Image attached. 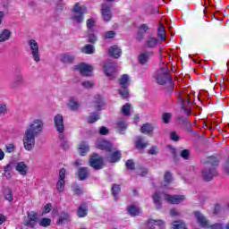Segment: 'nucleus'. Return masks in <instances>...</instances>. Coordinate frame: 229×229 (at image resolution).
I'll return each mask as SVG.
<instances>
[{
	"label": "nucleus",
	"instance_id": "a18cd8bd",
	"mask_svg": "<svg viewBox=\"0 0 229 229\" xmlns=\"http://www.w3.org/2000/svg\"><path fill=\"white\" fill-rule=\"evenodd\" d=\"M131 112V105L130 104H125L124 106H123L122 107V114H123V115H130Z\"/></svg>",
	"mask_w": 229,
	"mask_h": 229
},
{
	"label": "nucleus",
	"instance_id": "f8f14e48",
	"mask_svg": "<svg viewBox=\"0 0 229 229\" xmlns=\"http://www.w3.org/2000/svg\"><path fill=\"white\" fill-rule=\"evenodd\" d=\"M164 199L165 201H167V203H171L172 205H178L180 203H182V201H185V197L183 195L165 194Z\"/></svg>",
	"mask_w": 229,
	"mask_h": 229
},
{
	"label": "nucleus",
	"instance_id": "de8ad7c7",
	"mask_svg": "<svg viewBox=\"0 0 229 229\" xmlns=\"http://www.w3.org/2000/svg\"><path fill=\"white\" fill-rule=\"evenodd\" d=\"M4 199H6V201H9V203H12V201H13V193L11 191V190L4 191Z\"/></svg>",
	"mask_w": 229,
	"mask_h": 229
},
{
	"label": "nucleus",
	"instance_id": "0e129e2a",
	"mask_svg": "<svg viewBox=\"0 0 229 229\" xmlns=\"http://www.w3.org/2000/svg\"><path fill=\"white\" fill-rule=\"evenodd\" d=\"M149 155H157V153H158V147H152L149 150H148Z\"/></svg>",
	"mask_w": 229,
	"mask_h": 229
},
{
	"label": "nucleus",
	"instance_id": "4468645a",
	"mask_svg": "<svg viewBox=\"0 0 229 229\" xmlns=\"http://www.w3.org/2000/svg\"><path fill=\"white\" fill-rule=\"evenodd\" d=\"M65 173L66 171L64 168H61L59 171V179L56 183V190L58 192H64L65 189Z\"/></svg>",
	"mask_w": 229,
	"mask_h": 229
},
{
	"label": "nucleus",
	"instance_id": "412c9836",
	"mask_svg": "<svg viewBox=\"0 0 229 229\" xmlns=\"http://www.w3.org/2000/svg\"><path fill=\"white\" fill-rule=\"evenodd\" d=\"M37 214L35 212H30L28 214L27 220H25V226H30V228H35L37 226Z\"/></svg>",
	"mask_w": 229,
	"mask_h": 229
},
{
	"label": "nucleus",
	"instance_id": "4d7b16f0",
	"mask_svg": "<svg viewBox=\"0 0 229 229\" xmlns=\"http://www.w3.org/2000/svg\"><path fill=\"white\" fill-rule=\"evenodd\" d=\"M115 37V31L109 30L104 34V38H114Z\"/></svg>",
	"mask_w": 229,
	"mask_h": 229
},
{
	"label": "nucleus",
	"instance_id": "09e8293b",
	"mask_svg": "<svg viewBox=\"0 0 229 229\" xmlns=\"http://www.w3.org/2000/svg\"><path fill=\"white\" fill-rule=\"evenodd\" d=\"M38 223L39 226L46 228L51 225V220L49 218H41Z\"/></svg>",
	"mask_w": 229,
	"mask_h": 229
},
{
	"label": "nucleus",
	"instance_id": "7ed1b4c3",
	"mask_svg": "<svg viewBox=\"0 0 229 229\" xmlns=\"http://www.w3.org/2000/svg\"><path fill=\"white\" fill-rule=\"evenodd\" d=\"M195 219L201 228L223 229V224L210 225V222L199 211L194 212Z\"/></svg>",
	"mask_w": 229,
	"mask_h": 229
},
{
	"label": "nucleus",
	"instance_id": "a211bd4d",
	"mask_svg": "<svg viewBox=\"0 0 229 229\" xmlns=\"http://www.w3.org/2000/svg\"><path fill=\"white\" fill-rule=\"evenodd\" d=\"M14 168L21 176H26V174H28V171H30V166L22 161L16 163Z\"/></svg>",
	"mask_w": 229,
	"mask_h": 229
},
{
	"label": "nucleus",
	"instance_id": "2eb2a0df",
	"mask_svg": "<svg viewBox=\"0 0 229 229\" xmlns=\"http://www.w3.org/2000/svg\"><path fill=\"white\" fill-rule=\"evenodd\" d=\"M104 72L108 76L109 80L115 78V64L113 63H106L104 64Z\"/></svg>",
	"mask_w": 229,
	"mask_h": 229
},
{
	"label": "nucleus",
	"instance_id": "bb28decb",
	"mask_svg": "<svg viewBox=\"0 0 229 229\" xmlns=\"http://www.w3.org/2000/svg\"><path fill=\"white\" fill-rule=\"evenodd\" d=\"M108 53L113 58H121V55L123 54L121 48L115 45L109 48Z\"/></svg>",
	"mask_w": 229,
	"mask_h": 229
},
{
	"label": "nucleus",
	"instance_id": "0eeeda50",
	"mask_svg": "<svg viewBox=\"0 0 229 229\" xmlns=\"http://www.w3.org/2000/svg\"><path fill=\"white\" fill-rule=\"evenodd\" d=\"M27 44L30 58H32L36 64H38V62H40V48L38 47V43L35 39H30Z\"/></svg>",
	"mask_w": 229,
	"mask_h": 229
},
{
	"label": "nucleus",
	"instance_id": "5fc2aeb1",
	"mask_svg": "<svg viewBox=\"0 0 229 229\" xmlns=\"http://www.w3.org/2000/svg\"><path fill=\"white\" fill-rule=\"evenodd\" d=\"M170 139H171V140H174V142H178V140H180V136H178V132L172 131L170 132Z\"/></svg>",
	"mask_w": 229,
	"mask_h": 229
},
{
	"label": "nucleus",
	"instance_id": "423d86ee",
	"mask_svg": "<svg viewBox=\"0 0 229 229\" xmlns=\"http://www.w3.org/2000/svg\"><path fill=\"white\" fill-rule=\"evenodd\" d=\"M44 130V121L40 118H36L30 122L28 127L25 129V131L32 133V135H40Z\"/></svg>",
	"mask_w": 229,
	"mask_h": 229
},
{
	"label": "nucleus",
	"instance_id": "2f4dec72",
	"mask_svg": "<svg viewBox=\"0 0 229 229\" xmlns=\"http://www.w3.org/2000/svg\"><path fill=\"white\" fill-rule=\"evenodd\" d=\"M88 212L89 208L87 207V205L81 204L77 210V216L78 217H86Z\"/></svg>",
	"mask_w": 229,
	"mask_h": 229
},
{
	"label": "nucleus",
	"instance_id": "4be33fe9",
	"mask_svg": "<svg viewBox=\"0 0 229 229\" xmlns=\"http://www.w3.org/2000/svg\"><path fill=\"white\" fill-rule=\"evenodd\" d=\"M123 157L121 150H115L114 152L106 156V160H108L111 164H115V162H119Z\"/></svg>",
	"mask_w": 229,
	"mask_h": 229
},
{
	"label": "nucleus",
	"instance_id": "ddd939ff",
	"mask_svg": "<svg viewBox=\"0 0 229 229\" xmlns=\"http://www.w3.org/2000/svg\"><path fill=\"white\" fill-rule=\"evenodd\" d=\"M59 62L64 64L66 65H71V64H74V60H76V55L72 53H64L59 55L58 56Z\"/></svg>",
	"mask_w": 229,
	"mask_h": 229
},
{
	"label": "nucleus",
	"instance_id": "774afa93",
	"mask_svg": "<svg viewBox=\"0 0 229 229\" xmlns=\"http://www.w3.org/2000/svg\"><path fill=\"white\" fill-rule=\"evenodd\" d=\"M148 174V170L147 169H142L139 172L140 176H146Z\"/></svg>",
	"mask_w": 229,
	"mask_h": 229
},
{
	"label": "nucleus",
	"instance_id": "473e14b6",
	"mask_svg": "<svg viewBox=\"0 0 229 229\" xmlns=\"http://www.w3.org/2000/svg\"><path fill=\"white\" fill-rule=\"evenodd\" d=\"M148 228L153 229V226H159V228H164L165 224L162 220L150 219L148 224Z\"/></svg>",
	"mask_w": 229,
	"mask_h": 229
},
{
	"label": "nucleus",
	"instance_id": "338daca9",
	"mask_svg": "<svg viewBox=\"0 0 229 229\" xmlns=\"http://www.w3.org/2000/svg\"><path fill=\"white\" fill-rule=\"evenodd\" d=\"M4 223H6V216H4L3 214H0V225H3Z\"/></svg>",
	"mask_w": 229,
	"mask_h": 229
},
{
	"label": "nucleus",
	"instance_id": "ea45409f",
	"mask_svg": "<svg viewBox=\"0 0 229 229\" xmlns=\"http://www.w3.org/2000/svg\"><path fill=\"white\" fill-rule=\"evenodd\" d=\"M79 153L81 157H85L89 153V145L87 143H81L79 147Z\"/></svg>",
	"mask_w": 229,
	"mask_h": 229
},
{
	"label": "nucleus",
	"instance_id": "5701e85b",
	"mask_svg": "<svg viewBox=\"0 0 229 229\" xmlns=\"http://www.w3.org/2000/svg\"><path fill=\"white\" fill-rule=\"evenodd\" d=\"M158 46V38L148 36L145 40V47H148V49H155Z\"/></svg>",
	"mask_w": 229,
	"mask_h": 229
},
{
	"label": "nucleus",
	"instance_id": "680f3d73",
	"mask_svg": "<svg viewBox=\"0 0 229 229\" xmlns=\"http://www.w3.org/2000/svg\"><path fill=\"white\" fill-rule=\"evenodd\" d=\"M51 208H53V206L50 203L45 205L43 208V214H49V212H51Z\"/></svg>",
	"mask_w": 229,
	"mask_h": 229
},
{
	"label": "nucleus",
	"instance_id": "c85d7f7f",
	"mask_svg": "<svg viewBox=\"0 0 229 229\" xmlns=\"http://www.w3.org/2000/svg\"><path fill=\"white\" fill-rule=\"evenodd\" d=\"M67 106L68 108H70V110H72V112H78V108H80V104L78 103V100H76V98H71L68 100Z\"/></svg>",
	"mask_w": 229,
	"mask_h": 229
},
{
	"label": "nucleus",
	"instance_id": "72a5a7b5",
	"mask_svg": "<svg viewBox=\"0 0 229 229\" xmlns=\"http://www.w3.org/2000/svg\"><path fill=\"white\" fill-rule=\"evenodd\" d=\"M10 37H12V31H10V30H4L0 31V42H6V40H10Z\"/></svg>",
	"mask_w": 229,
	"mask_h": 229
},
{
	"label": "nucleus",
	"instance_id": "052dcab7",
	"mask_svg": "<svg viewBox=\"0 0 229 229\" xmlns=\"http://www.w3.org/2000/svg\"><path fill=\"white\" fill-rule=\"evenodd\" d=\"M190 155H191V152L188 149H184L181 152V157L184 158V160H188Z\"/></svg>",
	"mask_w": 229,
	"mask_h": 229
},
{
	"label": "nucleus",
	"instance_id": "20e7f679",
	"mask_svg": "<svg viewBox=\"0 0 229 229\" xmlns=\"http://www.w3.org/2000/svg\"><path fill=\"white\" fill-rule=\"evenodd\" d=\"M158 85H169L173 89V77L169 74V70L161 68L156 76Z\"/></svg>",
	"mask_w": 229,
	"mask_h": 229
},
{
	"label": "nucleus",
	"instance_id": "58836bf2",
	"mask_svg": "<svg viewBox=\"0 0 229 229\" xmlns=\"http://www.w3.org/2000/svg\"><path fill=\"white\" fill-rule=\"evenodd\" d=\"M141 133H145V135H148L153 131V126L149 123H145L140 128Z\"/></svg>",
	"mask_w": 229,
	"mask_h": 229
},
{
	"label": "nucleus",
	"instance_id": "e2e57ef3",
	"mask_svg": "<svg viewBox=\"0 0 229 229\" xmlns=\"http://www.w3.org/2000/svg\"><path fill=\"white\" fill-rule=\"evenodd\" d=\"M100 135H108V129L105 126L100 127L99 129Z\"/></svg>",
	"mask_w": 229,
	"mask_h": 229
},
{
	"label": "nucleus",
	"instance_id": "e433bc0d",
	"mask_svg": "<svg viewBox=\"0 0 229 229\" xmlns=\"http://www.w3.org/2000/svg\"><path fill=\"white\" fill-rule=\"evenodd\" d=\"M128 212L130 216H139L140 214V208L135 205H131L128 208Z\"/></svg>",
	"mask_w": 229,
	"mask_h": 229
},
{
	"label": "nucleus",
	"instance_id": "bf43d9fd",
	"mask_svg": "<svg viewBox=\"0 0 229 229\" xmlns=\"http://www.w3.org/2000/svg\"><path fill=\"white\" fill-rule=\"evenodd\" d=\"M125 165L127 169H131V170L135 169V164L131 159L127 160L125 163Z\"/></svg>",
	"mask_w": 229,
	"mask_h": 229
},
{
	"label": "nucleus",
	"instance_id": "603ef678",
	"mask_svg": "<svg viewBox=\"0 0 229 229\" xmlns=\"http://www.w3.org/2000/svg\"><path fill=\"white\" fill-rule=\"evenodd\" d=\"M82 87H84V89H92V87H94L95 83L92 81H85L81 83Z\"/></svg>",
	"mask_w": 229,
	"mask_h": 229
},
{
	"label": "nucleus",
	"instance_id": "39448f33",
	"mask_svg": "<svg viewBox=\"0 0 229 229\" xmlns=\"http://www.w3.org/2000/svg\"><path fill=\"white\" fill-rule=\"evenodd\" d=\"M120 89L118 90L122 99H128L130 98V91L128 87H130V76L128 74H123L119 80Z\"/></svg>",
	"mask_w": 229,
	"mask_h": 229
},
{
	"label": "nucleus",
	"instance_id": "c03bdc74",
	"mask_svg": "<svg viewBox=\"0 0 229 229\" xmlns=\"http://www.w3.org/2000/svg\"><path fill=\"white\" fill-rule=\"evenodd\" d=\"M157 37H159L161 40H165V29L162 25L157 29Z\"/></svg>",
	"mask_w": 229,
	"mask_h": 229
},
{
	"label": "nucleus",
	"instance_id": "79ce46f5",
	"mask_svg": "<svg viewBox=\"0 0 229 229\" xmlns=\"http://www.w3.org/2000/svg\"><path fill=\"white\" fill-rule=\"evenodd\" d=\"M64 221H69V214H67L66 212H62L59 215V218L57 220V224L58 225H64Z\"/></svg>",
	"mask_w": 229,
	"mask_h": 229
},
{
	"label": "nucleus",
	"instance_id": "4c0bfd02",
	"mask_svg": "<svg viewBox=\"0 0 229 229\" xmlns=\"http://www.w3.org/2000/svg\"><path fill=\"white\" fill-rule=\"evenodd\" d=\"M88 42H89L90 44H96V42H98V35H96V33H94V30H88Z\"/></svg>",
	"mask_w": 229,
	"mask_h": 229
},
{
	"label": "nucleus",
	"instance_id": "a19ab883",
	"mask_svg": "<svg viewBox=\"0 0 229 229\" xmlns=\"http://www.w3.org/2000/svg\"><path fill=\"white\" fill-rule=\"evenodd\" d=\"M86 26L88 29V31H94V27L96 26V19L89 18L86 21Z\"/></svg>",
	"mask_w": 229,
	"mask_h": 229
},
{
	"label": "nucleus",
	"instance_id": "f704fd0d",
	"mask_svg": "<svg viewBox=\"0 0 229 229\" xmlns=\"http://www.w3.org/2000/svg\"><path fill=\"white\" fill-rule=\"evenodd\" d=\"M59 144L61 148H63V149H69L71 148V145L69 144V140H66L64 134H60L59 136Z\"/></svg>",
	"mask_w": 229,
	"mask_h": 229
},
{
	"label": "nucleus",
	"instance_id": "393cba45",
	"mask_svg": "<svg viewBox=\"0 0 229 229\" xmlns=\"http://www.w3.org/2000/svg\"><path fill=\"white\" fill-rule=\"evenodd\" d=\"M24 83V77L22 74H16L13 82L11 83V89H19Z\"/></svg>",
	"mask_w": 229,
	"mask_h": 229
},
{
	"label": "nucleus",
	"instance_id": "c756f323",
	"mask_svg": "<svg viewBox=\"0 0 229 229\" xmlns=\"http://www.w3.org/2000/svg\"><path fill=\"white\" fill-rule=\"evenodd\" d=\"M135 146L137 149H145V148H148V142L144 141L142 137L138 136L136 138Z\"/></svg>",
	"mask_w": 229,
	"mask_h": 229
},
{
	"label": "nucleus",
	"instance_id": "c9c22d12",
	"mask_svg": "<svg viewBox=\"0 0 229 229\" xmlns=\"http://www.w3.org/2000/svg\"><path fill=\"white\" fill-rule=\"evenodd\" d=\"M81 53H83L84 55H94V53L96 52V48H94V46L88 44L86 46H84L81 49Z\"/></svg>",
	"mask_w": 229,
	"mask_h": 229
},
{
	"label": "nucleus",
	"instance_id": "49530a36",
	"mask_svg": "<svg viewBox=\"0 0 229 229\" xmlns=\"http://www.w3.org/2000/svg\"><path fill=\"white\" fill-rule=\"evenodd\" d=\"M164 180H165V185H169V183H171L173 182V174H171V172H165V175H164Z\"/></svg>",
	"mask_w": 229,
	"mask_h": 229
},
{
	"label": "nucleus",
	"instance_id": "6e6d98bb",
	"mask_svg": "<svg viewBox=\"0 0 229 229\" xmlns=\"http://www.w3.org/2000/svg\"><path fill=\"white\" fill-rule=\"evenodd\" d=\"M112 192H113L114 196H117V194H119V192H121V187L117 184L113 185Z\"/></svg>",
	"mask_w": 229,
	"mask_h": 229
},
{
	"label": "nucleus",
	"instance_id": "dca6fc26",
	"mask_svg": "<svg viewBox=\"0 0 229 229\" xmlns=\"http://www.w3.org/2000/svg\"><path fill=\"white\" fill-rule=\"evenodd\" d=\"M101 15L105 22H110V21H112V11L110 10V6H108V4H102Z\"/></svg>",
	"mask_w": 229,
	"mask_h": 229
},
{
	"label": "nucleus",
	"instance_id": "f257e3e1",
	"mask_svg": "<svg viewBox=\"0 0 229 229\" xmlns=\"http://www.w3.org/2000/svg\"><path fill=\"white\" fill-rule=\"evenodd\" d=\"M217 165H219V161L214 157L208 158L207 164V169L202 172L203 178L206 182H210L214 176H217Z\"/></svg>",
	"mask_w": 229,
	"mask_h": 229
},
{
	"label": "nucleus",
	"instance_id": "aec40b11",
	"mask_svg": "<svg viewBox=\"0 0 229 229\" xmlns=\"http://www.w3.org/2000/svg\"><path fill=\"white\" fill-rule=\"evenodd\" d=\"M177 101L182 106V110H184L186 115H191V109L186 106V105H189L190 101L188 98H183V96L178 95L177 96Z\"/></svg>",
	"mask_w": 229,
	"mask_h": 229
},
{
	"label": "nucleus",
	"instance_id": "7c9ffc66",
	"mask_svg": "<svg viewBox=\"0 0 229 229\" xmlns=\"http://www.w3.org/2000/svg\"><path fill=\"white\" fill-rule=\"evenodd\" d=\"M78 176H79V179L81 181L87 180V178H89V168L80 167L78 169Z\"/></svg>",
	"mask_w": 229,
	"mask_h": 229
},
{
	"label": "nucleus",
	"instance_id": "b1692460",
	"mask_svg": "<svg viewBox=\"0 0 229 229\" xmlns=\"http://www.w3.org/2000/svg\"><path fill=\"white\" fill-rule=\"evenodd\" d=\"M148 30H149V27H148V25H140L136 35V40H139V42H142V40H144V35H146Z\"/></svg>",
	"mask_w": 229,
	"mask_h": 229
},
{
	"label": "nucleus",
	"instance_id": "3c124183",
	"mask_svg": "<svg viewBox=\"0 0 229 229\" xmlns=\"http://www.w3.org/2000/svg\"><path fill=\"white\" fill-rule=\"evenodd\" d=\"M171 117H173V114L171 113L163 114V116H162L163 123H165V124H168V123L171 121Z\"/></svg>",
	"mask_w": 229,
	"mask_h": 229
},
{
	"label": "nucleus",
	"instance_id": "9b49d317",
	"mask_svg": "<svg viewBox=\"0 0 229 229\" xmlns=\"http://www.w3.org/2000/svg\"><path fill=\"white\" fill-rule=\"evenodd\" d=\"M89 165L97 171L103 169V157H99L98 154H94L89 159Z\"/></svg>",
	"mask_w": 229,
	"mask_h": 229
},
{
	"label": "nucleus",
	"instance_id": "864d4df0",
	"mask_svg": "<svg viewBox=\"0 0 229 229\" xmlns=\"http://www.w3.org/2000/svg\"><path fill=\"white\" fill-rule=\"evenodd\" d=\"M6 153H13L15 151V145L13 143H9L5 145Z\"/></svg>",
	"mask_w": 229,
	"mask_h": 229
},
{
	"label": "nucleus",
	"instance_id": "69168bd1",
	"mask_svg": "<svg viewBox=\"0 0 229 229\" xmlns=\"http://www.w3.org/2000/svg\"><path fill=\"white\" fill-rule=\"evenodd\" d=\"M170 216L172 217H178V216H180V212H178L176 209H171Z\"/></svg>",
	"mask_w": 229,
	"mask_h": 229
},
{
	"label": "nucleus",
	"instance_id": "37998d69",
	"mask_svg": "<svg viewBox=\"0 0 229 229\" xmlns=\"http://www.w3.org/2000/svg\"><path fill=\"white\" fill-rule=\"evenodd\" d=\"M127 127H128V125L126 124L125 121H118L116 123V128H117L118 131H120V133L122 131H123V130H126Z\"/></svg>",
	"mask_w": 229,
	"mask_h": 229
},
{
	"label": "nucleus",
	"instance_id": "cd10ccee",
	"mask_svg": "<svg viewBox=\"0 0 229 229\" xmlns=\"http://www.w3.org/2000/svg\"><path fill=\"white\" fill-rule=\"evenodd\" d=\"M156 208L160 210L162 208V193L156 192L152 196Z\"/></svg>",
	"mask_w": 229,
	"mask_h": 229
},
{
	"label": "nucleus",
	"instance_id": "6ab92c4d",
	"mask_svg": "<svg viewBox=\"0 0 229 229\" xmlns=\"http://www.w3.org/2000/svg\"><path fill=\"white\" fill-rule=\"evenodd\" d=\"M153 56V51H146L142 52L139 55L138 60L141 65H146L151 57Z\"/></svg>",
	"mask_w": 229,
	"mask_h": 229
},
{
	"label": "nucleus",
	"instance_id": "f03ea898",
	"mask_svg": "<svg viewBox=\"0 0 229 229\" xmlns=\"http://www.w3.org/2000/svg\"><path fill=\"white\" fill-rule=\"evenodd\" d=\"M85 13H87V7L85 5H81L80 4H75L72 10L71 19L72 22L76 24H81L83 21H85Z\"/></svg>",
	"mask_w": 229,
	"mask_h": 229
},
{
	"label": "nucleus",
	"instance_id": "8fccbe9b",
	"mask_svg": "<svg viewBox=\"0 0 229 229\" xmlns=\"http://www.w3.org/2000/svg\"><path fill=\"white\" fill-rule=\"evenodd\" d=\"M96 121H99V114H93L88 117V123H89L90 124L96 123Z\"/></svg>",
	"mask_w": 229,
	"mask_h": 229
},
{
	"label": "nucleus",
	"instance_id": "1a4fd4ad",
	"mask_svg": "<svg viewBox=\"0 0 229 229\" xmlns=\"http://www.w3.org/2000/svg\"><path fill=\"white\" fill-rule=\"evenodd\" d=\"M73 71H78L81 76H92V71H94V67L90 64L82 63L79 65L73 66Z\"/></svg>",
	"mask_w": 229,
	"mask_h": 229
},
{
	"label": "nucleus",
	"instance_id": "a878e982",
	"mask_svg": "<svg viewBox=\"0 0 229 229\" xmlns=\"http://www.w3.org/2000/svg\"><path fill=\"white\" fill-rule=\"evenodd\" d=\"M105 105V102H103V98H101L100 96H98L95 98V101H93L90 104V106L92 108H94V110H96L97 112H99V110H101V108H103V106Z\"/></svg>",
	"mask_w": 229,
	"mask_h": 229
},
{
	"label": "nucleus",
	"instance_id": "6e6552de",
	"mask_svg": "<svg viewBox=\"0 0 229 229\" xmlns=\"http://www.w3.org/2000/svg\"><path fill=\"white\" fill-rule=\"evenodd\" d=\"M35 137H37L36 134H32L27 131H24L23 146L26 151H32L35 148Z\"/></svg>",
	"mask_w": 229,
	"mask_h": 229
},
{
	"label": "nucleus",
	"instance_id": "9d476101",
	"mask_svg": "<svg viewBox=\"0 0 229 229\" xmlns=\"http://www.w3.org/2000/svg\"><path fill=\"white\" fill-rule=\"evenodd\" d=\"M54 126L58 133L64 134V131H65V124L64 123V115L62 114L55 115Z\"/></svg>",
	"mask_w": 229,
	"mask_h": 229
},
{
	"label": "nucleus",
	"instance_id": "13d9d810",
	"mask_svg": "<svg viewBox=\"0 0 229 229\" xmlns=\"http://www.w3.org/2000/svg\"><path fill=\"white\" fill-rule=\"evenodd\" d=\"M8 112V107L6 106V104H1L0 105V115H4Z\"/></svg>",
	"mask_w": 229,
	"mask_h": 229
},
{
	"label": "nucleus",
	"instance_id": "f3484780",
	"mask_svg": "<svg viewBox=\"0 0 229 229\" xmlns=\"http://www.w3.org/2000/svg\"><path fill=\"white\" fill-rule=\"evenodd\" d=\"M96 146L98 149H102V151H112V143L106 140H98Z\"/></svg>",
	"mask_w": 229,
	"mask_h": 229
}]
</instances>
